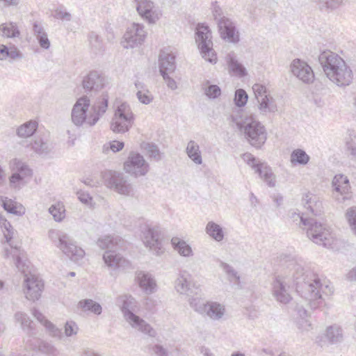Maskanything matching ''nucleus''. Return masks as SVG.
I'll use <instances>...</instances> for the list:
<instances>
[{
  "label": "nucleus",
  "mask_w": 356,
  "mask_h": 356,
  "mask_svg": "<svg viewBox=\"0 0 356 356\" xmlns=\"http://www.w3.org/2000/svg\"><path fill=\"white\" fill-rule=\"evenodd\" d=\"M136 280L140 289L147 294L153 293L156 287V281L152 276L145 272H138L136 274Z\"/></svg>",
  "instance_id": "nucleus-26"
},
{
  "label": "nucleus",
  "mask_w": 356,
  "mask_h": 356,
  "mask_svg": "<svg viewBox=\"0 0 356 356\" xmlns=\"http://www.w3.org/2000/svg\"><path fill=\"white\" fill-rule=\"evenodd\" d=\"M321 9L334 10L344 4V0H315Z\"/></svg>",
  "instance_id": "nucleus-48"
},
{
  "label": "nucleus",
  "mask_w": 356,
  "mask_h": 356,
  "mask_svg": "<svg viewBox=\"0 0 356 356\" xmlns=\"http://www.w3.org/2000/svg\"><path fill=\"white\" fill-rule=\"evenodd\" d=\"M141 148L145 151L149 158L159 161L161 159V154L158 146L152 143L144 142L141 144Z\"/></svg>",
  "instance_id": "nucleus-44"
},
{
  "label": "nucleus",
  "mask_w": 356,
  "mask_h": 356,
  "mask_svg": "<svg viewBox=\"0 0 356 356\" xmlns=\"http://www.w3.org/2000/svg\"><path fill=\"white\" fill-rule=\"evenodd\" d=\"M35 347H38V350L45 354L49 355H55L56 353V349L54 346H52L51 343L44 341H40L38 343V346H35Z\"/></svg>",
  "instance_id": "nucleus-53"
},
{
  "label": "nucleus",
  "mask_w": 356,
  "mask_h": 356,
  "mask_svg": "<svg viewBox=\"0 0 356 356\" xmlns=\"http://www.w3.org/2000/svg\"><path fill=\"white\" fill-rule=\"evenodd\" d=\"M248 96L246 92L243 89H238L235 92L234 102L238 107L244 106L248 101Z\"/></svg>",
  "instance_id": "nucleus-51"
},
{
  "label": "nucleus",
  "mask_w": 356,
  "mask_h": 356,
  "mask_svg": "<svg viewBox=\"0 0 356 356\" xmlns=\"http://www.w3.org/2000/svg\"><path fill=\"white\" fill-rule=\"evenodd\" d=\"M211 32L208 26L198 24L195 30V42L202 58L211 63H216V55L213 49Z\"/></svg>",
  "instance_id": "nucleus-9"
},
{
  "label": "nucleus",
  "mask_w": 356,
  "mask_h": 356,
  "mask_svg": "<svg viewBox=\"0 0 356 356\" xmlns=\"http://www.w3.org/2000/svg\"><path fill=\"white\" fill-rule=\"evenodd\" d=\"M191 274L186 270H180L175 282V288L180 294L189 295L191 290Z\"/></svg>",
  "instance_id": "nucleus-27"
},
{
  "label": "nucleus",
  "mask_w": 356,
  "mask_h": 356,
  "mask_svg": "<svg viewBox=\"0 0 356 356\" xmlns=\"http://www.w3.org/2000/svg\"><path fill=\"white\" fill-rule=\"evenodd\" d=\"M191 307L198 314L203 315L207 309V302L200 298H193L189 300Z\"/></svg>",
  "instance_id": "nucleus-49"
},
{
  "label": "nucleus",
  "mask_w": 356,
  "mask_h": 356,
  "mask_svg": "<svg viewBox=\"0 0 356 356\" xmlns=\"http://www.w3.org/2000/svg\"><path fill=\"white\" fill-rule=\"evenodd\" d=\"M0 31L2 36L8 38L18 37L20 34L19 30L15 22H6L0 25Z\"/></svg>",
  "instance_id": "nucleus-43"
},
{
  "label": "nucleus",
  "mask_w": 356,
  "mask_h": 356,
  "mask_svg": "<svg viewBox=\"0 0 356 356\" xmlns=\"http://www.w3.org/2000/svg\"><path fill=\"white\" fill-rule=\"evenodd\" d=\"M220 266L227 275L229 281L234 285L241 287L240 276L238 273L229 264L223 261H220Z\"/></svg>",
  "instance_id": "nucleus-42"
},
{
  "label": "nucleus",
  "mask_w": 356,
  "mask_h": 356,
  "mask_svg": "<svg viewBox=\"0 0 356 356\" xmlns=\"http://www.w3.org/2000/svg\"><path fill=\"white\" fill-rule=\"evenodd\" d=\"M252 90L257 100L259 99V97L261 98L268 95L267 94L266 86L259 83L254 84L252 86Z\"/></svg>",
  "instance_id": "nucleus-57"
},
{
  "label": "nucleus",
  "mask_w": 356,
  "mask_h": 356,
  "mask_svg": "<svg viewBox=\"0 0 356 356\" xmlns=\"http://www.w3.org/2000/svg\"><path fill=\"white\" fill-rule=\"evenodd\" d=\"M346 147L352 159L356 160V133L354 131H348Z\"/></svg>",
  "instance_id": "nucleus-46"
},
{
  "label": "nucleus",
  "mask_w": 356,
  "mask_h": 356,
  "mask_svg": "<svg viewBox=\"0 0 356 356\" xmlns=\"http://www.w3.org/2000/svg\"><path fill=\"white\" fill-rule=\"evenodd\" d=\"M298 315L302 318V322L305 325H302L305 330H307V327H310L311 324L308 323L305 318L308 316V311L303 307L297 308Z\"/></svg>",
  "instance_id": "nucleus-62"
},
{
  "label": "nucleus",
  "mask_w": 356,
  "mask_h": 356,
  "mask_svg": "<svg viewBox=\"0 0 356 356\" xmlns=\"http://www.w3.org/2000/svg\"><path fill=\"white\" fill-rule=\"evenodd\" d=\"M77 195L79 200L84 204H88L92 200V197L88 193L79 191Z\"/></svg>",
  "instance_id": "nucleus-64"
},
{
  "label": "nucleus",
  "mask_w": 356,
  "mask_h": 356,
  "mask_svg": "<svg viewBox=\"0 0 356 356\" xmlns=\"http://www.w3.org/2000/svg\"><path fill=\"white\" fill-rule=\"evenodd\" d=\"M205 94L209 98H217L221 94V90L217 85H210L205 89Z\"/></svg>",
  "instance_id": "nucleus-56"
},
{
  "label": "nucleus",
  "mask_w": 356,
  "mask_h": 356,
  "mask_svg": "<svg viewBox=\"0 0 356 356\" xmlns=\"http://www.w3.org/2000/svg\"><path fill=\"white\" fill-rule=\"evenodd\" d=\"M159 67L161 74L174 72L176 67L175 56L167 51H161L159 57Z\"/></svg>",
  "instance_id": "nucleus-25"
},
{
  "label": "nucleus",
  "mask_w": 356,
  "mask_h": 356,
  "mask_svg": "<svg viewBox=\"0 0 356 356\" xmlns=\"http://www.w3.org/2000/svg\"><path fill=\"white\" fill-rule=\"evenodd\" d=\"M134 117L130 106L124 102L117 106L111 122V129L117 134L129 130L134 124Z\"/></svg>",
  "instance_id": "nucleus-10"
},
{
  "label": "nucleus",
  "mask_w": 356,
  "mask_h": 356,
  "mask_svg": "<svg viewBox=\"0 0 356 356\" xmlns=\"http://www.w3.org/2000/svg\"><path fill=\"white\" fill-rule=\"evenodd\" d=\"M302 204L314 216H320L323 212V204L320 197L313 193H306L302 197Z\"/></svg>",
  "instance_id": "nucleus-23"
},
{
  "label": "nucleus",
  "mask_w": 356,
  "mask_h": 356,
  "mask_svg": "<svg viewBox=\"0 0 356 356\" xmlns=\"http://www.w3.org/2000/svg\"><path fill=\"white\" fill-rule=\"evenodd\" d=\"M334 197L339 203H346L353 197L348 177L342 174L334 176L332 180Z\"/></svg>",
  "instance_id": "nucleus-12"
},
{
  "label": "nucleus",
  "mask_w": 356,
  "mask_h": 356,
  "mask_svg": "<svg viewBox=\"0 0 356 356\" xmlns=\"http://www.w3.org/2000/svg\"><path fill=\"white\" fill-rule=\"evenodd\" d=\"M48 332V334L55 338L60 339L62 336L61 330L56 327L50 321H44V326Z\"/></svg>",
  "instance_id": "nucleus-54"
},
{
  "label": "nucleus",
  "mask_w": 356,
  "mask_h": 356,
  "mask_svg": "<svg viewBox=\"0 0 356 356\" xmlns=\"http://www.w3.org/2000/svg\"><path fill=\"white\" fill-rule=\"evenodd\" d=\"M257 101L258 103V108L261 114L264 115L267 113H275L277 110L274 99L269 95L261 98L259 97V99Z\"/></svg>",
  "instance_id": "nucleus-32"
},
{
  "label": "nucleus",
  "mask_w": 356,
  "mask_h": 356,
  "mask_svg": "<svg viewBox=\"0 0 356 356\" xmlns=\"http://www.w3.org/2000/svg\"><path fill=\"white\" fill-rule=\"evenodd\" d=\"M38 124L35 120L28 121L17 129V135L19 138H29L32 136L38 129Z\"/></svg>",
  "instance_id": "nucleus-34"
},
{
  "label": "nucleus",
  "mask_w": 356,
  "mask_h": 356,
  "mask_svg": "<svg viewBox=\"0 0 356 356\" xmlns=\"http://www.w3.org/2000/svg\"><path fill=\"white\" fill-rule=\"evenodd\" d=\"M0 225L5 238L4 242H10L13 238L14 229L10 223L2 216H0Z\"/></svg>",
  "instance_id": "nucleus-47"
},
{
  "label": "nucleus",
  "mask_w": 356,
  "mask_h": 356,
  "mask_svg": "<svg viewBox=\"0 0 356 356\" xmlns=\"http://www.w3.org/2000/svg\"><path fill=\"white\" fill-rule=\"evenodd\" d=\"M243 159L255 169V172L267 183L268 186L274 187L275 186V177L270 167L264 163H258L256 158L250 153L243 154Z\"/></svg>",
  "instance_id": "nucleus-15"
},
{
  "label": "nucleus",
  "mask_w": 356,
  "mask_h": 356,
  "mask_svg": "<svg viewBox=\"0 0 356 356\" xmlns=\"http://www.w3.org/2000/svg\"><path fill=\"white\" fill-rule=\"evenodd\" d=\"M88 41L91 51L95 54H101L104 51L102 38L95 32H90L88 35Z\"/></svg>",
  "instance_id": "nucleus-40"
},
{
  "label": "nucleus",
  "mask_w": 356,
  "mask_h": 356,
  "mask_svg": "<svg viewBox=\"0 0 356 356\" xmlns=\"http://www.w3.org/2000/svg\"><path fill=\"white\" fill-rule=\"evenodd\" d=\"M297 217L300 218V222L304 226L307 227V235L309 239L314 243L325 247L330 245V232L325 225L318 222L313 218H304L300 214H297Z\"/></svg>",
  "instance_id": "nucleus-8"
},
{
  "label": "nucleus",
  "mask_w": 356,
  "mask_h": 356,
  "mask_svg": "<svg viewBox=\"0 0 356 356\" xmlns=\"http://www.w3.org/2000/svg\"><path fill=\"white\" fill-rule=\"evenodd\" d=\"M136 96L138 101L143 104H149L154 99V96L149 90H147V92H140V94H136Z\"/></svg>",
  "instance_id": "nucleus-58"
},
{
  "label": "nucleus",
  "mask_w": 356,
  "mask_h": 356,
  "mask_svg": "<svg viewBox=\"0 0 356 356\" xmlns=\"http://www.w3.org/2000/svg\"><path fill=\"white\" fill-rule=\"evenodd\" d=\"M118 238L111 236H104L99 238L97 244L101 249H108L103 255L104 263L111 268H117L124 266L126 260L115 249L118 245Z\"/></svg>",
  "instance_id": "nucleus-7"
},
{
  "label": "nucleus",
  "mask_w": 356,
  "mask_h": 356,
  "mask_svg": "<svg viewBox=\"0 0 356 356\" xmlns=\"http://www.w3.org/2000/svg\"><path fill=\"white\" fill-rule=\"evenodd\" d=\"M3 248L1 254L3 258L9 259L16 267L22 271H24V263L22 259L24 257V250L17 245H13L10 242L1 241Z\"/></svg>",
  "instance_id": "nucleus-18"
},
{
  "label": "nucleus",
  "mask_w": 356,
  "mask_h": 356,
  "mask_svg": "<svg viewBox=\"0 0 356 356\" xmlns=\"http://www.w3.org/2000/svg\"><path fill=\"white\" fill-rule=\"evenodd\" d=\"M54 17L56 19L66 22H69L72 19V15L70 13L60 8H57L55 10Z\"/></svg>",
  "instance_id": "nucleus-60"
},
{
  "label": "nucleus",
  "mask_w": 356,
  "mask_h": 356,
  "mask_svg": "<svg viewBox=\"0 0 356 356\" xmlns=\"http://www.w3.org/2000/svg\"><path fill=\"white\" fill-rule=\"evenodd\" d=\"M205 310L204 315L214 321L222 318L225 312V306L217 302H207Z\"/></svg>",
  "instance_id": "nucleus-30"
},
{
  "label": "nucleus",
  "mask_w": 356,
  "mask_h": 356,
  "mask_svg": "<svg viewBox=\"0 0 356 356\" xmlns=\"http://www.w3.org/2000/svg\"><path fill=\"white\" fill-rule=\"evenodd\" d=\"M318 61L325 74L333 83L340 87L351 83L353 71L338 54L330 50L323 51L318 56Z\"/></svg>",
  "instance_id": "nucleus-2"
},
{
  "label": "nucleus",
  "mask_w": 356,
  "mask_h": 356,
  "mask_svg": "<svg viewBox=\"0 0 356 356\" xmlns=\"http://www.w3.org/2000/svg\"><path fill=\"white\" fill-rule=\"evenodd\" d=\"M346 218L353 234L356 236V207L349 208L346 213Z\"/></svg>",
  "instance_id": "nucleus-50"
},
{
  "label": "nucleus",
  "mask_w": 356,
  "mask_h": 356,
  "mask_svg": "<svg viewBox=\"0 0 356 356\" xmlns=\"http://www.w3.org/2000/svg\"><path fill=\"white\" fill-rule=\"evenodd\" d=\"M124 147V143L117 140H113L109 143L105 144L103 146V152L107 153L108 150H111L113 152H117L122 149Z\"/></svg>",
  "instance_id": "nucleus-55"
},
{
  "label": "nucleus",
  "mask_w": 356,
  "mask_h": 356,
  "mask_svg": "<svg viewBox=\"0 0 356 356\" xmlns=\"http://www.w3.org/2000/svg\"><path fill=\"white\" fill-rule=\"evenodd\" d=\"M309 156L302 149H294L290 156V161L293 165H305L309 161Z\"/></svg>",
  "instance_id": "nucleus-41"
},
{
  "label": "nucleus",
  "mask_w": 356,
  "mask_h": 356,
  "mask_svg": "<svg viewBox=\"0 0 356 356\" xmlns=\"http://www.w3.org/2000/svg\"><path fill=\"white\" fill-rule=\"evenodd\" d=\"M15 321L20 323L22 329L26 332L27 334L35 338L36 333L34 331L33 321L27 314L23 312H17L14 315Z\"/></svg>",
  "instance_id": "nucleus-28"
},
{
  "label": "nucleus",
  "mask_w": 356,
  "mask_h": 356,
  "mask_svg": "<svg viewBox=\"0 0 356 356\" xmlns=\"http://www.w3.org/2000/svg\"><path fill=\"white\" fill-rule=\"evenodd\" d=\"M147 36L144 26L138 23H133L124 35L122 42L124 48H134L141 44Z\"/></svg>",
  "instance_id": "nucleus-14"
},
{
  "label": "nucleus",
  "mask_w": 356,
  "mask_h": 356,
  "mask_svg": "<svg viewBox=\"0 0 356 356\" xmlns=\"http://www.w3.org/2000/svg\"><path fill=\"white\" fill-rule=\"evenodd\" d=\"M106 185L120 195L127 196L134 195L133 186L122 173L116 172L111 173L110 177L106 180Z\"/></svg>",
  "instance_id": "nucleus-16"
},
{
  "label": "nucleus",
  "mask_w": 356,
  "mask_h": 356,
  "mask_svg": "<svg viewBox=\"0 0 356 356\" xmlns=\"http://www.w3.org/2000/svg\"><path fill=\"white\" fill-rule=\"evenodd\" d=\"M108 97L103 95L92 107V113L87 115L90 106V99L88 97L83 96L77 99L74 105L71 118L72 122L76 126H81L83 123L92 127L95 125L99 118L103 115L108 108Z\"/></svg>",
  "instance_id": "nucleus-3"
},
{
  "label": "nucleus",
  "mask_w": 356,
  "mask_h": 356,
  "mask_svg": "<svg viewBox=\"0 0 356 356\" xmlns=\"http://www.w3.org/2000/svg\"><path fill=\"white\" fill-rule=\"evenodd\" d=\"M171 243L174 249L177 250L180 255L183 257H191L193 255L191 247L184 240L174 237L171 239Z\"/></svg>",
  "instance_id": "nucleus-36"
},
{
  "label": "nucleus",
  "mask_w": 356,
  "mask_h": 356,
  "mask_svg": "<svg viewBox=\"0 0 356 356\" xmlns=\"http://www.w3.org/2000/svg\"><path fill=\"white\" fill-rule=\"evenodd\" d=\"M218 28L221 38L230 43L239 41V33L234 23L227 17H222L218 19Z\"/></svg>",
  "instance_id": "nucleus-19"
},
{
  "label": "nucleus",
  "mask_w": 356,
  "mask_h": 356,
  "mask_svg": "<svg viewBox=\"0 0 356 356\" xmlns=\"http://www.w3.org/2000/svg\"><path fill=\"white\" fill-rule=\"evenodd\" d=\"M161 76L165 80L168 87L171 90H175L177 88L176 81L172 78H171L168 73L163 74Z\"/></svg>",
  "instance_id": "nucleus-63"
},
{
  "label": "nucleus",
  "mask_w": 356,
  "mask_h": 356,
  "mask_svg": "<svg viewBox=\"0 0 356 356\" xmlns=\"http://www.w3.org/2000/svg\"><path fill=\"white\" fill-rule=\"evenodd\" d=\"M78 326L73 321H68L65 325V334L67 337H71L77 334Z\"/></svg>",
  "instance_id": "nucleus-59"
},
{
  "label": "nucleus",
  "mask_w": 356,
  "mask_h": 356,
  "mask_svg": "<svg viewBox=\"0 0 356 356\" xmlns=\"http://www.w3.org/2000/svg\"><path fill=\"white\" fill-rule=\"evenodd\" d=\"M78 307L84 312H90L96 315L102 314V306L91 299H85L79 302Z\"/></svg>",
  "instance_id": "nucleus-37"
},
{
  "label": "nucleus",
  "mask_w": 356,
  "mask_h": 356,
  "mask_svg": "<svg viewBox=\"0 0 356 356\" xmlns=\"http://www.w3.org/2000/svg\"><path fill=\"white\" fill-rule=\"evenodd\" d=\"M152 353L156 356H168V350L161 345H154L149 348Z\"/></svg>",
  "instance_id": "nucleus-61"
},
{
  "label": "nucleus",
  "mask_w": 356,
  "mask_h": 356,
  "mask_svg": "<svg viewBox=\"0 0 356 356\" xmlns=\"http://www.w3.org/2000/svg\"><path fill=\"white\" fill-rule=\"evenodd\" d=\"M106 83L105 76L97 71L90 72L82 81L84 90L90 92H97L102 90L105 86Z\"/></svg>",
  "instance_id": "nucleus-22"
},
{
  "label": "nucleus",
  "mask_w": 356,
  "mask_h": 356,
  "mask_svg": "<svg viewBox=\"0 0 356 356\" xmlns=\"http://www.w3.org/2000/svg\"><path fill=\"white\" fill-rule=\"evenodd\" d=\"M205 232L212 239L217 242L222 241L225 236L222 227L213 221H209L207 224Z\"/></svg>",
  "instance_id": "nucleus-33"
},
{
  "label": "nucleus",
  "mask_w": 356,
  "mask_h": 356,
  "mask_svg": "<svg viewBox=\"0 0 356 356\" xmlns=\"http://www.w3.org/2000/svg\"><path fill=\"white\" fill-rule=\"evenodd\" d=\"M124 170L136 177L145 176L149 171V163L139 153L130 152L124 164Z\"/></svg>",
  "instance_id": "nucleus-11"
},
{
  "label": "nucleus",
  "mask_w": 356,
  "mask_h": 356,
  "mask_svg": "<svg viewBox=\"0 0 356 356\" xmlns=\"http://www.w3.org/2000/svg\"><path fill=\"white\" fill-rule=\"evenodd\" d=\"M44 289L42 280L31 274H25L23 282V291L26 299L32 301L38 300Z\"/></svg>",
  "instance_id": "nucleus-13"
},
{
  "label": "nucleus",
  "mask_w": 356,
  "mask_h": 356,
  "mask_svg": "<svg viewBox=\"0 0 356 356\" xmlns=\"http://www.w3.org/2000/svg\"><path fill=\"white\" fill-rule=\"evenodd\" d=\"M10 167L13 171L19 173V175L24 179L32 176V170L22 161L14 159L10 162Z\"/></svg>",
  "instance_id": "nucleus-39"
},
{
  "label": "nucleus",
  "mask_w": 356,
  "mask_h": 356,
  "mask_svg": "<svg viewBox=\"0 0 356 356\" xmlns=\"http://www.w3.org/2000/svg\"><path fill=\"white\" fill-rule=\"evenodd\" d=\"M33 32L40 46L44 49H48L50 47V41L41 22L35 21L33 23Z\"/></svg>",
  "instance_id": "nucleus-31"
},
{
  "label": "nucleus",
  "mask_w": 356,
  "mask_h": 356,
  "mask_svg": "<svg viewBox=\"0 0 356 356\" xmlns=\"http://www.w3.org/2000/svg\"><path fill=\"white\" fill-rule=\"evenodd\" d=\"M325 336L330 343H337L343 340V331L337 325H330L326 328Z\"/></svg>",
  "instance_id": "nucleus-35"
},
{
  "label": "nucleus",
  "mask_w": 356,
  "mask_h": 356,
  "mask_svg": "<svg viewBox=\"0 0 356 356\" xmlns=\"http://www.w3.org/2000/svg\"><path fill=\"white\" fill-rule=\"evenodd\" d=\"M186 154L196 164H202V159L200 147L194 140H190L186 147Z\"/></svg>",
  "instance_id": "nucleus-38"
},
{
  "label": "nucleus",
  "mask_w": 356,
  "mask_h": 356,
  "mask_svg": "<svg viewBox=\"0 0 356 356\" xmlns=\"http://www.w3.org/2000/svg\"><path fill=\"white\" fill-rule=\"evenodd\" d=\"M1 206L8 213L16 216H22L25 213L24 207L12 200H6Z\"/></svg>",
  "instance_id": "nucleus-45"
},
{
  "label": "nucleus",
  "mask_w": 356,
  "mask_h": 356,
  "mask_svg": "<svg viewBox=\"0 0 356 356\" xmlns=\"http://www.w3.org/2000/svg\"><path fill=\"white\" fill-rule=\"evenodd\" d=\"M116 304L120 307L127 322L134 329L147 334L155 337L156 332L149 324L136 315L138 305L136 299L130 295L123 294L118 297Z\"/></svg>",
  "instance_id": "nucleus-5"
},
{
  "label": "nucleus",
  "mask_w": 356,
  "mask_h": 356,
  "mask_svg": "<svg viewBox=\"0 0 356 356\" xmlns=\"http://www.w3.org/2000/svg\"><path fill=\"white\" fill-rule=\"evenodd\" d=\"M138 14L149 23H154L161 15L159 10L149 0H134Z\"/></svg>",
  "instance_id": "nucleus-20"
},
{
  "label": "nucleus",
  "mask_w": 356,
  "mask_h": 356,
  "mask_svg": "<svg viewBox=\"0 0 356 356\" xmlns=\"http://www.w3.org/2000/svg\"><path fill=\"white\" fill-rule=\"evenodd\" d=\"M49 236L72 261L78 262L85 256V251L78 247L73 238L67 234L61 231L50 230Z\"/></svg>",
  "instance_id": "nucleus-6"
},
{
  "label": "nucleus",
  "mask_w": 356,
  "mask_h": 356,
  "mask_svg": "<svg viewBox=\"0 0 356 356\" xmlns=\"http://www.w3.org/2000/svg\"><path fill=\"white\" fill-rule=\"evenodd\" d=\"M161 238L162 234L159 227H147L143 231V243L149 250L154 251L156 255H160L163 252Z\"/></svg>",
  "instance_id": "nucleus-17"
},
{
  "label": "nucleus",
  "mask_w": 356,
  "mask_h": 356,
  "mask_svg": "<svg viewBox=\"0 0 356 356\" xmlns=\"http://www.w3.org/2000/svg\"><path fill=\"white\" fill-rule=\"evenodd\" d=\"M296 286V291L306 300L307 306L314 310L324 304L325 296L333 293V287L328 281L321 279L312 271L305 269L296 260L286 265L284 274L275 277L273 282V295L282 304H287L291 296L286 287Z\"/></svg>",
  "instance_id": "nucleus-1"
},
{
  "label": "nucleus",
  "mask_w": 356,
  "mask_h": 356,
  "mask_svg": "<svg viewBox=\"0 0 356 356\" xmlns=\"http://www.w3.org/2000/svg\"><path fill=\"white\" fill-rule=\"evenodd\" d=\"M49 213L53 216L56 221H61L65 217V209L60 205H52L49 209Z\"/></svg>",
  "instance_id": "nucleus-52"
},
{
  "label": "nucleus",
  "mask_w": 356,
  "mask_h": 356,
  "mask_svg": "<svg viewBox=\"0 0 356 356\" xmlns=\"http://www.w3.org/2000/svg\"><path fill=\"white\" fill-rule=\"evenodd\" d=\"M232 122L248 143L256 148H260L266 142L267 133L264 125L251 116L233 114Z\"/></svg>",
  "instance_id": "nucleus-4"
},
{
  "label": "nucleus",
  "mask_w": 356,
  "mask_h": 356,
  "mask_svg": "<svg viewBox=\"0 0 356 356\" xmlns=\"http://www.w3.org/2000/svg\"><path fill=\"white\" fill-rule=\"evenodd\" d=\"M291 70L294 76L305 83H312L314 74L312 67L305 62L296 59L291 65Z\"/></svg>",
  "instance_id": "nucleus-21"
},
{
  "label": "nucleus",
  "mask_w": 356,
  "mask_h": 356,
  "mask_svg": "<svg viewBox=\"0 0 356 356\" xmlns=\"http://www.w3.org/2000/svg\"><path fill=\"white\" fill-rule=\"evenodd\" d=\"M30 145L31 149L42 157H47L52 153V145L42 138H35Z\"/></svg>",
  "instance_id": "nucleus-29"
},
{
  "label": "nucleus",
  "mask_w": 356,
  "mask_h": 356,
  "mask_svg": "<svg viewBox=\"0 0 356 356\" xmlns=\"http://www.w3.org/2000/svg\"><path fill=\"white\" fill-rule=\"evenodd\" d=\"M225 59L230 74L238 77H243L247 75L245 67L238 62L236 54L234 51L228 53Z\"/></svg>",
  "instance_id": "nucleus-24"
}]
</instances>
